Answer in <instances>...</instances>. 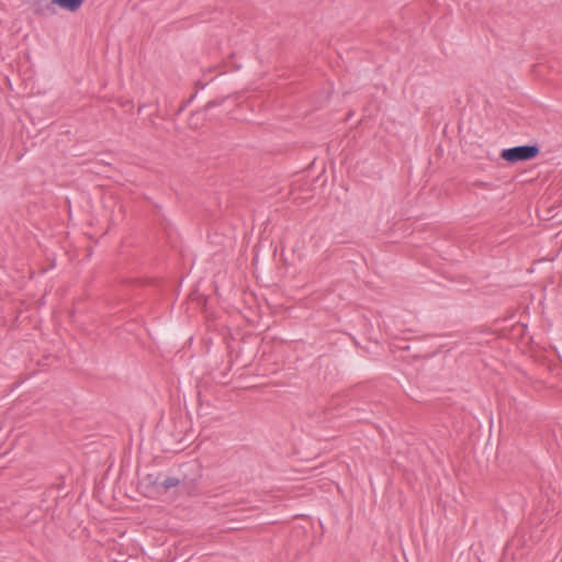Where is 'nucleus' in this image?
<instances>
[{"mask_svg":"<svg viewBox=\"0 0 562 562\" xmlns=\"http://www.w3.org/2000/svg\"><path fill=\"white\" fill-rule=\"evenodd\" d=\"M171 487H179V491L181 493L186 494H193L196 490V482L195 480H191L190 482L186 480H179L173 476L165 477L164 480H160V491H168Z\"/></svg>","mask_w":562,"mask_h":562,"instance_id":"f03ea898","label":"nucleus"},{"mask_svg":"<svg viewBox=\"0 0 562 562\" xmlns=\"http://www.w3.org/2000/svg\"><path fill=\"white\" fill-rule=\"evenodd\" d=\"M139 486L148 493L160 492V477L156 474H147L140 480Z\"/></svg>","mask_w":562,"mask_h":562,"instance_id":"20e7f679","label":"nucleus"},{"mask_svg":"<svg viewBox=\"0 0 562 562\" xmlns=\"http://www.w3.org/2000/svg\"><path fill=\"white\" fill-rule=\"evenodd\" d=\"M85 0H52L50 3L46 5L44 9L43 7H38L36 9L37 13H44L45 11H54L53 5H58L61 9H65L70 12L77 11L82 4Z\"/></svg>","mask_w":562,"mask_h":562,"instance_id":"7ed1b4c3","label":"nucleus"},{"mask_svg":"<svg viewBox=\"0 0 562 562\" xmlns=\"http://www.w3.org/2000/svg\"><path fill=\"white\" fill-rule=\"evenodd\" d=\"M540 153L538 145H519L505 148L501 153V157L512 164L518 161H527L537 157Z\"/></svg>","mask_w":562,"mask_h":562,"instance_id":"f257e3e1","label":"nucleus"}]
</instances>
